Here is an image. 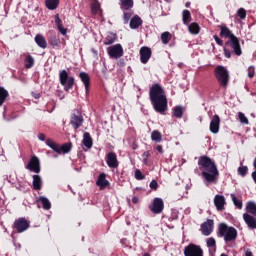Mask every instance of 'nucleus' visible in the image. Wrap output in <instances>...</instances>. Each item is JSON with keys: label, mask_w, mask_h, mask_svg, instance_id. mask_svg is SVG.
Here are the masks:
<instances>
[{"label": "nucleus", "mask_w": 256, "mask_h": 256, "mask_svg": "<svg viewBox=\"0 0 256 256\" xmlns=\"http://www.w3.org/2000/svg\"><path fill=\"white\" fill-rule=\"evenodd\" d=\"M131 17H133V13L131 12H124V23L125 25H127V23H129V20L131 19Z\"/></svg>", "instance_id": "47"}, {"label": "nucleus", "mask_w": 256, "mask_h": 256, "mask_svg": "<svg viewBox=\"0 0 256 256\" xmlns=\"http://www.w3.org/2000/svg\"><path fill=\"white\" fill-rule=\"evenodd\" d=\"M117 41V34L109 33L104 40V45H113Z\"/></svg>", "instance_id": "33"}, {"label": "nucleus", "mask_w": 256, "mask_h": 256, "mask_svg": "<svg viewBox=\"0 0 256 256\" xmlns=\"http://www.w3.org/2000/svg\"><path fill=\"white\" fill-rule=\"evenodd\" d=\"M214 40L216 41L217 45L223 46V40L217 37V35H214Z\"/></svg>", "instance_id": "54"}, {"label": "nucleus", "mask_w": 256, "mask_h": 256, "mask_svg": "<svg viewBox=\"0 0 256 256\" xmlns=\"http://www.w3.org/2000/svg\"><path fill=\"white\" fill-rule=\"evenodd\" d=\"M90 9H91L92 15H97L99 13V10L101 9V4L99 3L98 0H94L90 4Z\"/></svg>", "instance_id": "31"}, {"label": "nucleus", "mask_w": 256, "mask_h": 256, "mask_svg": "<svg viewBox=\"0 0 256 256\" xmlns=\"http://www.w3.org/2000/svg\"><path fill=\"white\" fill-rule=\"evenodd\" d=\"M26 169L32 173H41V163L39 162V158L37 156H32L26 166Z\"/></svg>", "instance_id": "11"}, {"label": "nucleus", "mask_w": 256, "mask_h": 256, "mask_svg": "<svg viewBox=\"0 0 256 256\" xmlns=\"http://www.w3.org/2000/svg\"><path fill=\"white\" fill-rule=\"evenodd\" d=\"M82 143L87 149H91V147H93V138H91V134H89V132H85L83 134Z\"/></svg>", "instance_id": "23"}, {"label": "nucleus", "mask_w": 256, "mask_h": 256, "mask_svg": "<svg viewBox=\"0 0 256 256\" xmlns=\"http://www.w3.org/2000/svg\"><path fill=\"white\" fill-rule=\"evenodd\" d=\"M163 209H165V203L162 198H154L152 205L150 206V211L154 213V215H159V213H163Z\"/></svg>", "instance_id": "10"}, {"label": "nucleus", "mask_w": 256, "mask_h": 256, "mask_svg": "<svg viewBox=\"0 0 256 256\" xmlns=\"http://www.w3.org/2000/svg\"><path fill=\"white\" fill-rule=\"evenodd\" d=\"M121 243H125V240H121Z\"/></svg>", "instance_id": "62"}, {"label": "nucleus", "mask_w": 256, "mask_h": 256, "mask_svg": "<svg viewBox=\"0 0 256 256\" xmlns=\"http://www.w3.org/2000/svg\"><path fill=\"white\" fill-rule=\"evenodd\" d=\"M248 77H250V79H253V77H255V67L254 66L248 67Z\"/></svg>", "instance_id": "48"}, {"label": "nucleus", "mask_w": 256, "mask_h": 256, "mask_svg": "<svg viewBox=\"0 0 256 256\" xmlns=\"http://www.w3.org/2000/svg\"><path fill=\"white\" fill-rule=\"evenodd\" d=\"M246 213L248 215H253V217H256V203L253 201H250L246 204Z\"/></svg>", "instance_id": "28"}, {"label": "nucleus", "mask_w": 256, "mask_h": 256, "mask_svg": "<svg viewBox=\"0 0 256 256\" xmlns=\"http://www.w3.org/2000/svg\"><path fill=\"white\" fill-rule=\"evenodd\" d=\"M107 53L110 59H120L123 57V46L121 44H115L107 48Z\"/></svg>", "instance_id": "9"}, {"label": "nucleus", "mask_w": 256, "mask_h": 256, "mask_svg": "<svg viewBox=\"0 0 256 256\" xmlns=\"http://www.w3.org/2000/svg\"><path fill=\"white\" fill-rule=\"evenodd\" d=\"M38 201L42 204V207L45 209V211H49V209H51V201H49L47 197L40 196Z\"/></svg>", "instance_id": "30"}, {"label": "nucleus", "mask_w": 256, "mask_h": 256, "mask_svg": "<svg viewBox=\"0 0 256 256\" xmlns=\"http://www.w3.org/2000/svg\"><path fill=\"white\" fill-rule=\"evenodd\" d=\"M238 119L243 125H249V119L245 117V114L243 112L238 113Z\"/></svg>", "instance_id": "41"}, {"label": "nucleus", "mask_w": 256, "mask_h": 256, "mask_svg": "<svg viewBox=\"0 0 256 256\" xmlns=\"http://www.w3.org/2000/svg\"><path fill=\"white\" fill-rule=\"evenodd\" d=\"M35 65V58L31 55H27L25 58V67L26 69H31Z\"/></svg>", "instance_id": "36"}, {"label": "nucleus", "mask_w": 256, "mask_h": 256, "mask_svg": "<svg viewBox=\"0 0 256 256\" xmlns=\"http://www.w3.org/2000/svg\"><path fill=\"white\" fill-rule=\"evenodd\" d=\"M206 243H207V247H209V248L216 247V245H217V242L215 241V238H213V237L208 238L206 240Z\"/></svg>", "instance_id": "46"}, {"label": "nucleus", "mask_w": 256, "mask_h": 256, "mask_svg": "<svg viewBox=\"0 0 256 256\" xmlns=\"http://www.w3.org/2000/svg\"><path fill=\"white\" fill-rule=\"evenodd\" d=\"M7 97H9V92L5 88L0 87V106L5 103V99H7Z\"/></svg>", "instance_id": "35"}, {"label": "nucleus", "mask_w": 256, "mask_h": 256, "mask_svg": "<svg viewBox=\"0 0 256 256\" xmlns=\"http://www.w3.org/2000/svg\"><path fill=\"white\" fill-rule=\"evenodd\" d=\"M60 84L64 87V91H69V89H73V85L75 83V78L69 77L67 70H62L59 74Z\"/></svg>", "instance_id": "6"}, {"label": "nucleus", "mask_w": 256, "mask_h": 256, "mask_svg": "<svg viewBox=\"0 0 256 256\" xmlns=\"http://www.w3.org/2000/svg\"><path fill=\"white\" fill-rule=\"evenodd\" d=\"M252 179H253L254 183H256V170L254 172H252Z\"/></svg>", "instance_id": "59"}, {"label": "nucleus", "mask_w": 256, "mask_h": 256, "mask_svg": "<svg viewBox=\"0 0 256 256\" xmlns=\"http://www.w3.org/2000/svg\"><path fill=\"white\" fill-rule=\"evenodd\" d=\"M248 172H249V168L247 166H240L238 168V174H240L241 177H245Z\"/></svg>", "instance_id": "42"}, {"label": "nucleus", "mask_w": 256, "mask_h": 256, "mask_svg": "<svg viewBox=\"0 0 256 256\" xmlns=\"http://www.w3.org/2000/svg\"><path fill=\"white\" fill-rule=\"evenodd\" d=\"M237 15L240 19H246L247 17V10H245L244 8H239L237 10Z\"/></svg>", "instance_id": "43"}, {"label": "nucleus", "mask_w": 256, "mask_h": 256, "mask_svg": "<svg viewBox=\"0 0 256 256\" xmlns=\"http://www.w3.org/2000/svg\"><path fill=\"white\" fill-rule=\"evenodd\" d=\"M224 55L227 59H231V50L227 49V47H224Z\"/></svg>", "instance_id": "53"}, {"label": "nucleus", "mask_w": 256, "mask_h": 256, "mask_svg": "<svg viewBox=\"0 0 256 256\" xmlns=\"http://www.w3.org/2000/svg\"><path fill=\"white\" fill-rule=\"evenodd\" d=\"M200 171H202V177L205 185H215L217 179H219V170L215 162L207 156H202L198 160Z\"/></svg>", "instance_id": "1"}, {"label": "nucleus", "mask_w": 256, "mask_h": 256, "mask_svg": "<svg viewBox=\"0 0 256 256\" xmlns=\"http://www.w3.org/2000/svg\"><path fill=\"white\" fill-rule=\"evenodd\" d=\"M220 29V37H224L225 39H231V37H235V35L231 33V30H229L227 26H221Z\"/></svg>", "instance_id": "27"}, {"label": "nucleus", "mask_w": 256, "mask_h": 256, "mask_svg": "<svg viewBox=\"0 0 256 256\" xmlns=\"http://www.w3.org/2000/svg\"><path fill=\"white\" fill-rule=\"evenodd\" d=\"M225 196L223 195H216L214 197V205L217 211H223L225 209Z\"/></svg>", "instance_id": "19"}, {"label": "nucleus", "mask_w": 256, "mask_h": 256, "mask_svg": "<svg viewBox=\"0 0 256 256\" xmlns=\"http://www.w3.org/2000/svg\"><path fill=\"white\" fill-rule=\"evenodd\" d=\"M230 197L235 207H237L238 209H243V201L237 199V196H235V194H230Z\"/></svg>", "instance_id": "38"}, {"label": "nucleus", "mask_w": 256, "mask_h": 256, "mask_svg": "<svg viewBox=\"0 0 256 256\" xmlns=\"http://www.w3.org/2000/svg\"><path fill=\"white\" fill-rule=\"evenodd\" d=\"M143 256H151V254H149V253H144Z\"/></svg>", "instance_id": "61"}, {"label": "nucleus", "mask_w": 256, "mask_h": 256, "mask_svg": "<svg viewBox=\"0 0 256 256\" xmlns=\"http://www.w3.org/2000/svg\"><path fill=\"white\" fill-rule=\"evenodd\" d=\"M245 256H253V253L248 250V251L245 252Z\"/></svg>", "instance_id": "60"}, {"label": "nucleus", "mask_w": 256, "mask_h": 256, "mask_svg": "<svg viewBox=\"0 0 256 256\" xmlns=\"http://www.w3.org/2000/svg\"><path fill=\"white\" fill-rule=\"evenodd\" d=\"M132 202H133L134 204L139 203V197L134 196V197L132 198Z\"/></svg>", "instance_id": "58"}, {"label": "nucleus", "mask_w": 256, "mask_h": 256, "mask_svg": "<svg viewBox=\"0 0 256 256\" xmlns=\"http://www.w3.org/2000/svg\"><path fill=\"white\" fill-rule=\"evenodd\" d=\"M243 219L249 229H256V216L244 213Z\"/></svg>", "instance_id": "17"}, {"label": "nucleus", "mask_w": 256, "mask_h": 256, "mask_svg": "<svg viewBox=\"0 0 256 256\" xmlns=\"http://www.w3.org/2000/svg\"><path fill=\"white\" fill-rule=\"evenodd\" d=\"M106 163L110 169H117L119 167V161L117 160V154L109 152L106 155Z\"/></svg>", "instance_id": "12"}, {"label": "nucleus", "mask_w": 256, "mask_h": 256, "mask_svg": "<svg viewBox=\"0 0 256 256\" xmlns=\"http://www.w3.org/2000/svg\"><path fill=\"white\" fill-rule=\"evenodd\" d=\"M46 145L47 147H50L51 150H48L46 152V155L48 157H53V159H58L59 155H67V153L71 152V144L69 143H64L63 145L58 144L57 142L53 141L51 138H48L46 140Z\"/></svg>", "instance_id": "3"}, {"label": "nucleus", "mask_w": 256, "mask_h": 256, "mask_svg": "<svg viewBox=\"0 0 256 256\" xmlns=\"http://www.w3.org/2000/svg\"><path fill=\"white\" fill-rule=\"evenodd\" d=\"M186 7H189V3L186 4Z\"/></svg>", "instance_id": "63"}, {"label": "nucleus", "mask_w": 256, "mask_h": 256, "mask_svg": "<svg viewBox=\"0 0 256 256\" xmlns=\"http://www.w3.org/2000/svg\"><path fill=\"white\" fill-rule=\"evenodd\" d=\"M45 5L50 11H55L59 7V0H45Z\"/></svg>", "instance_id": "29"}, {"label": "nucleus", "mask_w": 256, "mask_h": 256, "mask_svg": "<svg viewBox=\"0 0 256 256\" xmlns=\"http://www.w3.org/2000/svg\"><path fill=\"white\" fill-rule=\"evenodd\" d=\"M55 23H56V27H61L62 26V21L61 18H59V14L55 15Z\"/></svg>", "instance_id": "50"}, {"label": "nucleus", "mask_w": 256, "mask_h": 256, "mask_svg": "<svg viewBox=\"0 0 256 256\" xmlns=\"http://www.w3.org/2000/svg\"><path fill=\"white\" fill-rule=\"evenodd\" d=\"M149 97L154 111L163 115L167 111V95L159 84H153L149 91Z\"/></svg>", "instance_id": "2"}, {"label": "nucleus", "mask_w": 256, "mask_h": 256, "mask_svg": "<svg viewBox=\"0 0 256 256\" xmlns=\"http://www.w3.org/2000/svg\"><path fill=\"white\" fill-rule=\"evenodd\" d=\"M156 150L158 151V153H163V146L161 145L156 146Z\"/></svg>", "instance_id": "57"}, {"label": "nucleus", "mask_w": 256, "mask_h": 256, "mask_svg": "<svg viewBox=\"0 0 256 256\" xmlns=\"http://www.w3.org/2000/svg\"><path fill=\"white\" fill-rule=\"evenodd\" d=\"M226 45L230 47L233 53L238 57L242 55L243 51L241 50V44L239 43V38H237V36H231V39L226 42Z\"/></svg>", "instance_id": "7"}, {"label": "nucleus", "mask_w": 256, "mask_h": 256, "mask_svg": "<svg viewBox=\"0 0 256 256\" xmlns=\"http://www.w3.org/2000/svg\"><path fill=\"white\" fill-rule=\"evenodd\" d=\"M34 40L38 47H40L41 49H47V40H45V37H43V35H36Z\"/></svg>", "instance_id": "25"}, {"label": "nucleus", "mask_w": 256, "mask_h": 256, "mask_svg": "<svg viewBox=\"0 0 256 256\" xmlns=\"http://www.w3.org/2000/svg\"><path fill=\"white\" fill-rule=\"evenodd\" d=\"M38 139H39V141H45V139H46L45 134L39 133V134H38Z\"/></svg>", "instance_id": "55"}, {"label": "nucleus", "mask_w": 256, "mask_h": 256, "mask_svg": "<svg viewBox=\"0 0 256 256\" xmlns=\"http://www.w3.org/2000/svg\"><path fill=\"white\" fill-rule=\"evenodd\" d=\"M49 43L52 44L53 47H57V45H59V38H57L55 35H52L49 38Z\"/></svg>", "instance_id": "44"}, {"label": "nucleus", "mask_w": 256, "mask_h": 256, "mask_svg": "<svg viewBox=\"0 0 256 256\" xmlns=\"http://www.w3.org/2000/svg\"><path fill=\"white\" fill-rule=\"evenodd\" d=\"M96 185L100 187V189H105L106 187H109L110 184L107 180V175L105 173L99 174Z\"/></svg>", "instance_id": "20"}, {"label": "nucleus", "mask_w": 256, "mask_h": 256, "mask_svg": "<svg viewBox=\"0 0 256 256\" xmlns=\"http://www.w3.org/2000/svg\"><path fill=\"white\" fill-rule=\"evenodd\" d=\"M70 123L73 129H79V127L83 125V116L81 115V113L77 112V114H72Z\"/></svg>", "instance_id": "15"}, {"label": "nucleus", "mask_w": 256, "mask_h": 256, "mask_svg": "<svg viewBox=\"0 0 256 256\" xmlns=\"http://www.w3.org/2000/svg\"><path fill=\"white\" fill-rule=\"evenodd\" d=\"M141 25H143V20L137 15L130 20V29H139Z\"/></svg>", "instance_id": "24"}, {"label": "nucleus", "mask_w": 256, "mask_h": 256, "mask_svg": "<svg viewBox=\"0 0 256 256\" xmlns=\"http://www.w3.org/2000/svg\"><path fill=\"white\" fill-rule=\"evenodd\" d=\"M170 39H171V34L169 32H164L161 34V41L164 45H167Z\"/></svg>", "instance_id": "40"}, {"label": "nucleus", "mask_w": 256, "mask_h": 256, "mask_svg": "<svg viewBox=\"0 0 256 256\" xmlns=\"http://www.w3.org/2000/svg\"><path fill=\"white\" fill-rule=\"evenodd\" d=\"M182 19L184 25H187V23H189V20L191 19V12H189V10H183Z\"/></svg>", "instance_id": "39"}, {"label": "nucleus", "mask_w": 256, "mask_h": 256, "mask_svg": "<svg viewBox=\"0 0 256 256\" xmlns=\"http://www.w3.org/2000/svg\"><path fill=\"white\" fill-rule=\"evenodd\" d=\"M29 221L25 218H19L14 222V226L17 229L18 233H23L29 229Z\"/></svg>", "instance_id": "13"}, {"label": "nucleus", "mask_w": 256, "mask_h": 256, "mask_svg": "<svg viewBox=\"0 0 256 256\" xmlns=\"http://www.w3.org/2000/svg\"><path fill=\"white\" fill-rule=\"evenodd\" d=\"M183 64H179L178 67H181Z\"/></svg>", "instance_id": "64"}, {"label": "nucleus", "mask_w": 256, "mask_h": 256, "mask_svg": "<svg viewBox=\"0 0 256 256\" xmlns=\"http://www.w3.org/2000/svg\"><path fill=\"white\" fill-rule=\"evenodd\" d=\"M57 29L61 33V35H67V28H63V25L58 26Z\"/></svg>", "instance_id": "52"}, {"label": "nucleus", "mask_w": 256, "mask_h": 256, "mask_svg": "<svg viewBox=\"0 0 256 256\" xmlns=\"http://www.w3.org/2000/svg\"><path fill=\"white\" fill-rule=\"evenodd\" d=\"M32 187L35 191H41L43 187V179L39 175H33Z\"/></svg>", "instance_id": "22"}, {"label": "nucleus", "mask_w": 256, "mask_h": 256, "mask_svg": "<svg viewBox=\"0 0 256 256\" xmlns=\"http://www.w3.org/2000/svg\"><path fill=\"white\" fill-rule=\"evenodd\" d=\"M199 24L197 23H191L188 25V31L191 33V35H198L199 33Z\"/></svg>", "instance_id": "34"}, {"label": "nucleus", "mask_w": 256, "mask_h": 256, "mask_svg": "<svg viewBox=\"0 0 256 256\" xmlns=\"http://www.w3.org/2000/svg\"><path fill=\"white\" fill-rule=\"evenodd\" d=\"M202 234L205 237H209L211 233H213V220H207L201 225Z\"/></svg>", "instance_id": "18"}, {"label": "nucleus", "mask_w": 256, "mask_h": 256, "mask_svg": "<svg viewBox=\"0 0 256 256\" xmlns=\"http://www.w3.org/2000/svg\"><path fill=\"white\" fill-rule=\"evenodd\" d=\"M79 77L85 86L86 93H89V85L91 84V78L87 72H80Z\"/></svg>", "instance_id": "21"}, {"label": "nucleus", "mask_w": 256, "mask_h": 256, "mask_svg": "<svg viewBox=\"0 0 256 256\" xmlns=\"http://www.w3.org/2000/svg\"><path fill=\"white\" fill-rule=\"evenodd\" d=\"M119 5L122 11H129V9H133L134 2L133 0H120Z\"/></svg>", "instance_id": "26"}, {"label": "nucleus", "mask_w": 256, "mask_h": 256, "mask_svg": "<svg viewBox=\"0 0 256 256\" xmlns=\"http://www.w3.org/2000/svg\"><path fill=\"white\" fill-rule=\"evenodd\" d=\"M135 179H137V181H143V179H145V175H143V172H141V170L137 169L135 171Z\"/></svg>", "instance_id": "45"}, {"label": "nucleus", "mask_w": 256, "mask_h": 256, "mask_svg": "<svg viewBox=\"0 0 256 256\" xmlns=\"http://www.w3.org/2000/svg\"><path fill=\"white\" fill-rule=\"evenodd\" d=\"M214 75L221 87L229 85V70L225 66H217L214 70Z\"/></svg>", "instance_id": "5"}, {"label": "nucleus", "mask_w": 256, "mask_h": 256, "mask_svg": "<svg viewBox=\"0 0 256 256\" xmlns=\"http://www.w3.org/2000/svg\"><path fill=\"white\" fill-rule=\"evenodd\" d=\"M220 125H221V118L219 117V115H214L210 122L211 133H213L214 135H217V133H219Z\"/></svg>", "instance_id": "14"}, {"label": "nucleus", "mask_w": 256, "mask_h": 256, "mask_svg": "<svg viewBox=\"0 0 256 256\" xmlns=\"http://www.w3.org/2000/svg\"><path fill=\"white\" fill-rule=\"evenodd\" d=\"M151 140L155 141V143H161V141H163V135L159 130H154L151 133Z\"/></svg>", "instance_id": "32"}, {"label": "nucleus", "mask_w": 256, "mask_h": 256, "mask_svg": "<svg viewBox=\"0 0 256 256\" xmlns=\"http://www.w3.org/2000/svg\"><path fill=\"white\" fill-rule=\"evenodd\" d=\"M32 97H34V99H39V97H41V94L32 92Z\"/></svg>", "instance_id": "56"}, {"label": "nucleus", "mask_w": 256, "mask_h": 256, "mask_svg": "<svg viewBox=\"0 0 256 256\" xmlns=\"http://www.w3.org/2000/svg\"><path fill=\"white\" fill-rule=\"evenodd\" d=\"M150 153H149V151H146V152H144L143 154H142V161H143V163H144V165H147V161H148V159H149V157H150Z\"/></svg>", "instance_id": "49"}, {"label": "nucleus", "mask_w": 256, "mask_h": 256, "mask_svg": "<svg viewBox=\"0 0 256 256\" xmlns=\"http://www.w3.org/2000/svg\"><path fill=\"white\" fill-rule=\"evenodd\" d=\"M173 115L177 119H181L183 117V106H175L173 108Z\"/></svg>", "instance_id": "37"}, {"label": "nucleus", "mask_w": 256, "mask_h": 256, "mask_svg": "<svg viewBox=\"0 0 256 256\" xmlns=\"http://www.w3.org/2000/svg\"><path fill=\"white\" fill-rule=\"evenodd\" d=\"M238 232L233 226H229L225 223H220L218 226V237H223L225 243H232L237 241Z\"/></svg>", "instance_id": "4"}, {"label": "nucleus", "mask_w": 256, "mask_h": 256, "mask_svg": "<svg viewBox=\"0 0 256 256\" xmlns=\"http://www.w3.org/2000/svg\"><path fill=\"white\" fill-rule=\"evenodd\" d=\"M184 256H203V249L197 244H189L184 248Z\"/></svg>", "instance_id": "8"}, {"label": "nucleus", "mask_w": 256, "mask_h": 256, "mask_svg": "<svg viewBox=\"0 0 256 256\" xmlns=\"http://www.w3.org/2000/svg\"><path fill=\"white\" fill-rule=\"evenodd\" d=\"M149 187H150V189L157 190V187H159V184H158L155 180H152V181L150 182Z\"/></svg>", "instance_id": "51"}, {"label": "nucleus", "mask_w": 256, "mask_h": 256, "mask_svg": "<svg viewBox=\"0 0 256 256\" xmlns=\"http://www.w3.org/2000/svg\"><path fill=\"white\" fill-rule=\"evenodd\" d=\"M149 59H151V48L149 47H142L140 49V61L143 65L149 63Z\"/></svg>", "instance_id": "16"}]
</instances>
